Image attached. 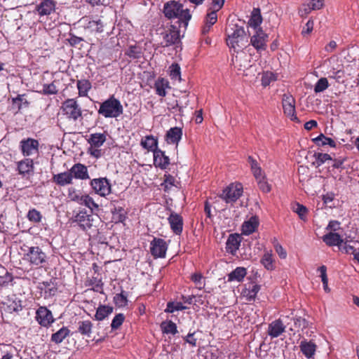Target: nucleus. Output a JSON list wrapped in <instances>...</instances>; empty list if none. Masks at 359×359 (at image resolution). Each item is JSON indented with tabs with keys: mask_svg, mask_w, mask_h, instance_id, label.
<instances>
[{
	"mask_svg": "<svg viewBox=\"0 0 359 359\" xmlns=\"http://www.w3.org/2000/svg\"><path fill=\"white\" fill-rule=\"evenodd\" d=\"M27 218L30 222L39 224L41 222L43 215L36 208H32L28 211Z\"/></svg>",
	"mask_w": 359,
	"mask_h": 359,
	"instance_id": "a18cd8bd",
	"label": "nucleus"
},
{
	"mask_svg": "<svg viewBox=\"0 0 359 359\" xmlns=\"http://www.w3.org/2000/svg\"><path fill=\"white\" fill-rule=\"evenodd\" d=\"M358 245H359V243L358 241H346L341 245L339 249L344 251L346 254L353 255V253L357 250Z\"/></svg>",
	"mask_w": 359,
	"mask_h": 359,
	"instance_id": "37998d69",
	"label": "nucleus"
},
{
	"mask_svg": "<svg viewBox=\"0 0 359 359\" xmlns=\"http://www.w3.org/2000/svg\"><path fill=\"white\" fill-rule=\"evenodd\" d=\"M268 35L265 34L261 29H259L255 35L250 39L251 44L257 49V50H265L266 47Z\"/></svg>",
	"mask_w": 359,
	"mask_h": 359,
	"instance_id": "dca6fc26",
	"label": "nucleus"
},
{
	"mask_svg": "<svg viewBox=\"0 0 359 359\" xmlns=\"http://www.w3.org/2000/svg\"><path fill=\"white\" fill-rule=\"evenodd\" d=\"M313 157L315 158V161L312 163L313 165L316 168L320 167L327 161H332V157L328 154H323V153H315L313 154Z\"/></svg>",
	"mask_w": 359,
	"mask_h": 359,
	"instance_id": "c03bdc74",
	"label": "nucleus"
},
{
	"mask_svg": "<svg viewBox=\"0 0 359 359\" xmlns=\"http://www.w3.org/2000/svg\"><path fill=\"white\" fill-rule=\"evenodd\" d=\"M187 309V307L185 306H183V304L181 302H169L167 304V307L165 309V312L173 313L175 311H182V310H185Z\"/></svg>",
	"mask_w": 359,
	"mask_h": 359,
	"instance_id": "603ef678",
	"label": "nucleus"
},
{
	"mask_svg": "<svg viewBox=\"0 0 359 359\" xmlns=\"http://www.w3.org/2000/svg\"><path fill=\"white\" fill-rule=\"evenodd\" d=\"M72 179L88 180L90 178L87 167L80 163L74 164L69 170Z\"/></svg>",
	"mask_w": 359,
	"mask_h": 359,
	"instance_id": "412c9836",
	"label": "nucleus"
},
{
	"mask_svg": "<svg viewBox=\"0 0 359 359\" xmlns=\"http://www.w3.org/2000/svg\"><path fill=\"white\" fill-rule=\"evenodd\" d=\"M169 212L168 220L172 232L176 235H180L183 230V218L182 217L172 210L170 208H167Z\"/></svg>",
	"mask_w": 359,
	"mask_h": 359,
	"instance_id": "4468645a",
	"label": "nucleus"
},
{
	"mask_svg": "<svg viewBox=\"0 0 359 359\" xmlns=\"http://www.w3.org/2000/svg\"><path fill=\"white\" fill-rule=\"evenodd\" d=\"M112 311V306L101 305L97 309L96 313L95 315V319L99 321L103 320L106 317L111 314Z\"/></svg>",
	"mask_w": 359,
	"mask_h": 359,
	"instance_id": "f704fd0d",
	"label": "nucleus"
},
{
	"mask_svg": "<svg viewBox=\"0 0 359 359\" xmlns=\"http://www.w3.org/2000/svg\"><path fill=\"white\" fill-rule=\"evenodd\" d=\"M90 186L95 193L102 197H106L111 192V184L106 177L93 179L90 181Z\"/></svg>",
	"mask_w": 359,
	"mask_h": 359,
	"instance_id": "0eeeda50",
	"label": "nucleus"
},
{
	"mask_svg": "<svg viewBox=\"0 0 359 359\" xmlns=\"http://www.w3.org/2000/svg\"><path fill=\"white\" fill-rule=\"evenodd\" d=\"M323 241L329 246L337 245L339 248L344 243L339 234L330 232L323 236Z\"/></svg>",
	"mask_w": 359,
	"mask_h": 359,
	"instance_id": "c85d7f7f",
	"label": "nucleus"
},
{
	"mask_svg": "<svg viewBox=\"0 0 359 359\" xmlns=\"http://www.w3.org/2000/svg\"><path fill=\"white\" fill-rule=\"evenodd\" d=\"M76 86L79 97H87L88 91L92 88L91 83L88 79L78 80L76 82Z\"/></svg>",
	"mask_w": 359,
	"mask_h": 359,
	"instance_id": "473e14b6",
	"label": "nucleus"
},
{
	"mask_svg": "<svg viewBox=\"0 0 359 359\" xmlns=\"http://www.w3.org/2000/svg\"><path fill=\"white\" fill-rule=\"evenodd\" d=\"M182 137V128L180 127H172L170 128L165 135V140L168 144H175L177 147Z\"/></svg>",
	"mask_w": 359,
	"mask_h": 359,
	"instance_id": "f3484780",
	"label": "nucleus"
},
{
	"mask_svg": "<svg viewBox=\"0 0 359 359\" xmlns=\"http://www.w3.org/2000/svg\"><path fill=\"white\" fill-rule=\"evenodd\" d=\"M262 22V17L261 15V11L259 8H254L251 13L250 19L249 20L248 24L250 27L257 28L260 25Z\"/></svg>",
	"mask_w": 359,
	"mask_h": 359,
	"instance_id": "c9c22d12",
	"label": "nucleus"
},
{
	"mask_svg": "<svg viewBox=\"0 0 359 359\" xmlns=\"http://www.w3.org/2000/svg\"><path fill=\"white\" fill-rule=\"evenodd\" d=\"M81 205H84L91 210V212L94 210H98V205L93 201V199L89 195H83V198L81 203Z\"/></svg>",
	"mask_w": 359,
	"mask_h": 359,
	"instance_id": "5fc2aeb1",
	"label": "nucleus"
},
{
	"mask_svg": "<svg viewBox=\"0 0 359 359\" xmlns=\"http://www.w3.org/2000/svg\"><path fill=\"white\" fill-rule=\"evenodd\" d=\"M97 112L107 118H117L123 114V107L121 102L112 95L100 104Z\"/></svg>",
	"mask_w": 359,
	"mask_h": 359,
	"instance_id": "7ed1b4c3",
	"label": "nucleus"
},
{
	"mask_svg": "<svg viewBox=\"0 0 359 359\" xmlns=\"http://www.w3.org/2000/svg\"><path fill=\"white\" fill-rule=\"evenodd\" d=\"M127 294H125L123 290H121V293L116 294L114 297V302L118 307H124L128 305Z\"/></svg>",
	"mask_w": 359,
	"mask_h": 359,
	"instance_id": "09e8293b",
	"label": "nucleus"
},
{
	"mask_svg": "<svg viewBox=\"0 0 359 359\" xmlns=\"http://www.w3.org/2000/svg\"><path fill=\"white\" fill-rule=\"evenodd\" d=\"M259 290L260 286L259 285L255 284L252 285L251 287L246 289L244 291V294L247 297L248 300H252L255 298Z\"/></svg>",
	"mask_w": 359,
	"mask_h": 359,
	"instance_id": "052dcab7",
	"label": "nucleus"
},
{
	"mask_svg": "<svg viewBox=\"0 0 359 359\" xmlns=\"http://www.w3.org/2000/svg\"><path fill=\"white\" fill-rule=\"evenodd\" d=\"M292 210L298 215L300 219L304 222L307 220L308 209L306 206L299 203H294L292 205Z\"/></svg>",
	"mask_w": 359,
	"mask_h": 359,
	"instance_id": "58836bf2",
	"label": "nucleus"
},
{
	"mask_svg": "<svg viewBox=\"0 0 359 359\" xmlns=\"http://www.w3.org/2000/svg\"><path fill=\"white\" fill-rule=\"evenodd\" d=\"M323 0H309L304 8L305 13L308 14L311 11L319 10L323 7Z\"/></svg>",
	"mask_w": 359,
	"mask_h": 359,
	"instance_id": "49530a36",
	"label": "nucleus"
},
{
	"mask_svg": "<svg viewBox=\"0 0 359 359\" xmlns=\"http://www.w3.org/2000/svg\"><path fill=\"white\" fill-rule=\"evenodd\" d=\"M290 325V323H287V325H284L280 319L276 320L269 324L268 334L272 338H276L284 332L285 327Z\"/></svg>",
	"mask_w": 359,
	"mask_h": 359,
	"instance_id": "6ab92c4d",
	"label": "nucleus"
},
{
	"mask_svg": "<svg viewBox=\"0 0 359 359\" xmlns=\"http://www.w3.org/2000/svg\"><path fill=\"white\" fill-rule=\"evenodd\" d=\"M5 310L10 313H18L22 310V302L20 299L8 300Z\"/></svg>",
	"mask_w": 359,
	"mask_h": 359,
	"instance_id": "ea45409f",
	"label": "nucleus"
},
{
	"mask_svg": "<svg viewBox=\"0 0 359 359\" xmlns=\"http://www.w3.org/2000/svg\"><path fill=\"white\" fill-rule=\"evenodd\" d=\"M241 242V238L238 233L230 234L226 243V249L228 252L231 255H235L236 251L238 250Z\"/></svg>",
	"mask_w": 359,
	"mask_h": 359,
	"instance_id": "5701e85b",
	"label": "nucleus"
},
{
	"mask_svg": "<svg viewBox=\"0 0 359 359\" xmlns=\"http://www.w3.org/2000/svg\"><path fill=\"white\" fill-rule=\"evenodd\" d=\"M247 272L244 267H237L233 271H231L228 276L229 281L237 280L241 281L245 276Z\"/></svg>",
	"mask_w": 359,
	"mask_h": 359,
	"instance_id": "4c0bfd02",
	"label": "nucleus"
},
{
	"mask_svg": "<svg viewBox=\"0 0 359 359\" xmlns=\"http://www.w3.org/2000/svg\"><path fill=\"white\" fill-rule=\"evenodd\" d=\"M313 141L318 146L329 145L331 147H336V142L330 137L325 136L323 134L319 135L317 137L313 138Z\"/></svg>",
	"mask_w": 359,
	"mask_h": 359,
	"instance_id": "a19ab883",
	"label": "nucleus"
},
{
	"mask_svg": "<svg viewBox=\"0 0 359 359\" xmlns=\"http://www.w3.org/2000/svg\"><path fill=\"white\" fill-rule=\"evenodd\" d=\"M17 169L20 175L25 176L34 171V162L31 158H24L17 163Z\"/></svg>",
	"mask_w": 359,
	"mask_h": 359,
	"instance_id": "4be33fe9",
	"label": "nucleus"
},
{
	"mask_svg": "<svg viewBox=\"0 0 359 359\" xmlns=\"http://www.w3.org/2000/svg\"><path fill=\"white\" fill-rule=\"evenodd\" d=\"M290 320L293 321V325H291L289 327L292 331L297 328L304 329L308 327L307 320L301 317L291 318Z\"/></svg>",
	"mask_w": 359,
	"mask_h": 359,
	"instance_id": "8fccbe9b",
	"label": "nucleus"
},
{
	"mask_svg": "<svg viewBox=\"0 0 359 359\" xmlns=\"http://www.w3.org/2000/svg\"><path fill=\"white\" fill-rule=\"evenodd\" d=\"M161 29H163V31L160 33L163 38V40L160 42L161 46H171L179 40L180 31L175 25L167 23L165 25H163Z\"/></svg>",
	"mask_w": 359,
	"mask_h": 359,
	"instance_id": "423d86ee",
	"label": "nucleus"
},
{
	"mask_svg": "<svg viewBox=\"0 0 359 359\" xmlns=\"http://www.w3.org/2000/svg\"><path fill=\"white\" fill-rule=\"evenodd\" d=\"M318 271L320 273L321 280L323 284V289L326 292H330V289L328 287V278L327 276V267L324 265L320 266Z\"/></svg>",
	"mask_w": 359,
	"mask_h": 359,
	"instance_id": "864d4df0",
	"label": "nucleus"
},
{
	"mask_svg": "<svg viewBox=\"0 0 359 359\" xmlns=\"http://www.w3.org/2000/svg\"><path fill=\"white\" fill-rule=\"evenodd\" d=\"M300 351L309 359L314 355L317 346L313 341L302 340L299 344Z\"/></svg>",
	"mask_w": 359,
	"mask_h": 359,
	"instance_id": "b1692460",
	"label": "nucleus"
},
{
	"mask_svg": "<svg viewBox=\"0 0 359 359\" xmlns=\"http://www.w3.org/2000/svg\"><path fill=\"white\" fill-rule=\"evenodd\" d=\"M224 4V0H212L207 15H211L213 13L215 15H217V12L223 7Z\"/></svg>",
	"mask_w": 359,
	"mask_h": 359,
	"instance_id": "3c124183",
	"label": "nucleus"
},
{
	"mask_svg": "<svg viewBox=\"0 0 359 359\" xmlns=\"http://www.w3.org/2000/svg\"><path fill=\"white\" fill-rule=\"evenodd\" d=\"M170 76L172 79L181 81L180 67L177 63L172 64L170 67Z\"/></svg>",
	"mask_w": 359,
	"mask_h": 359,
	"instance_id": "13d9d810",
	"label": "nucleus"
},
{
	"mask_svg": "<svg viewBox=\"0 0 359 359\" xmlns=\"http://www.w3.org/2000/svg\"><path fill=\"white\" fill-rule=\"evenodd\" d=\"M167 88H170L169 81L165 79H158V96L164 97Z\"/></svg>",
	"mask_w": 359,
	"mask_h": 359,
	"instance_id": "69168bd1",
	"label": "nucleus"
},
{
	"mask_svg": "<svg viewBox=\"0 0 359 359\" xmlns=\"http://www.w3.org/2000/svg\"><path fill=\"white\" fill-rule=\"evenodd\" d=\"M57 87L53 82L43 86L42 93L44 95H55L57 93Z\"/></svg>",
	"mask_w": 359,
	"mask_h": 359,
	"instance_id": "774afa93",
	"label": "nucleus"
},
{
	"mask_svg": "<svg viewBox=\"0 0 359 359\" xmlns=\"http://www.w3.org/2000/svg\"><path fill=\"white\" fill-rule=\"evenodd\" d=\"M93 327V324L89 320H80L77 323V332L83 336L90 337Z\"/></svg>",
	"mask_w": 359,
	"mask_h": 359,
	"instance_id": "c756f323",
	"label": "nucleus"
},
{
	"mask_svg": "<svg viewBox=\"0 0 359 359\" xmlns=\"http://www.w3.org/2000/svg\"><path fill=\"white\" fill-rule=\"evenodd\" d=\"M282 104L284 114L292 121L299 122L295 114V100L290 94H284L283 95Z\"/></svg>",
	"mask_w": 359,
	"mask_h": 359,
	"instance_id": "1a4fd4ad",
	"label": "nucleus"
},
{
	"mask_svg": "<svg viewBox=\"0 0 359 359\" xmlns=\"http://www.w3.org/2000/svg\"><path fill=\"white\" fill-rule=\"evenodd\" d=\"M19 147L24 156H29L39 153V142L36 139L27 137L20 142Z\"/></svg>",
	"mask_w": 359,
	"mask_h": 359,
	"instance_id": "6e6552de",
	"label": "nucleus"
},
{
	"mask_svg": "<svg viewBox=\"0 0 359 359\" xmlns=\"http://www.w3.org/2000/svg\"><path fill=\"white\" fill-rule=\"evenodd\" d=\"M163 13L165 16L169 19L177 18V22H183L187 27L191 18L189 9H183V5L177 1H171L164 6Z\"/></svg>",
	"mask_w": 359,
	"mask_h": 359,
	"instance_id": "f03ea898",
	"label": "nucleus"
},
{
	"mask_svg": "<svg viewBox=\"0 0 359 359\" xmlns=\"http://www.w3.org/2000/svg\"><path fill=\"white\" fill-rule=\"evenodd\" d=\"M141 145L143 148L153 151L154 165L157 167V139L151 135L146 136L141 141Z\"/></svg>",
	"mask_w": 359,
	"mask_h": 359,
	"instance_id": "a211bd4d",
	"label": "nucleus"
},
{
	"mask_svg": "<svg viewBox=\"0 0 359 359\" xmlns=\"http://www.w3.org/2000/svg\"><path fill=\"white\" fill-rule=\"evenodd\" d=\"M173 165L170 163L169 156L165 154V152L158 149V168L161 170H164L165 172L166 170L171 171L170 166Z\"/></svg>",
	"mask_w": 359,
	"mask_h": 359,
	"instance_id": "72a5a7b5",
	"label": "nucleus"
},
{
	"mask_svg": "<svg viewBox=\"0 0 359 359\" xmlns=\"http://www.w3.org/2000/svg\"><path fill=\"white\" fill-rule=\"evenodd\" d=\"M24 260L28 262L30 265L34 266H42L46 263L47 256L39 246L28 247L24 254Z\"/></svg>",
	"mask_w": 359,
	"mask_h": 359,
	"instance_id": "39448f33",
	"label": "nucleus"
},
{
	"mask_svg": "<svg viewBox=\"0 0 359 359\" xmlns=\"http://www.w3.org/2000/svg\"><path fill=\"white\" fill-rule=\"evenodd\" d=\"M232 63L234 68L240 72V74L244 75H247V74H245V72L248 69V68L252 67L250 56L243 52L240 53H238V54L233 57Z\"/></svg>",
	"mask_w": 359,
	"mask_h": 359,
	"instance_id": "9b49d317",
	"label": "nucleus"
},
{
	"mask_svg": "<svg viewBox=\"0 0 359 359\" xmlns=\"http://www.w3.org/2000/svg\"><path fill=\"white\" fill-rule=\"evenodd\" d=\"M107 140V137L104 133H91L87 140L90 147L94 148H100Z\"/></svg>",
	"mask_w": 359,
	"mask_h": 359,
	"instance_id": "a878e982",
	"label": "nucleus"
},
{
	"mask_svg": "<svg viewBox=\"0 0 359 359\" xmlns=\"http://www.w3.org/2000/svg\"><path fill=\"white\" fill-rule=\"evenodd\" d=\"M72 223L79 226L82 230L86 231L93 226V219L91 214H88L86 210H82L72 217Z\"/></svg>",
	"mask_w": 359,
	"mask_h": 359,
	"instance_id": "9d476101",
	"label": "nucleus"
},
{
	"mask_svg": "<svg viewBox=\"0 0 359 359\" xmlns=\"http://www.w3.org/2000/svg\"><path fill=\"white\" fill-rule=\"evenodd\" d=\"M56 1L54 0H41L35 7V12L40 16L49 15L54 13Z\"/></svg>",
	"mask_w": 359,
	"mask_h": 359,
	"instance_id": "2eb2a0df",
	"label": "nucleus"
},
{
	"mask_svg": "<svg viewBox=\"0 0 359 359\" xmlns=\"http://www.w3.org/2000/svg\"><path fill=\"white\" fill-rule=\"evenodd\" d=\"M35 318L39 324L45 327H49L55 321L51 311L46 306L39 307Z\"/></svg>",
	"mask_w": 359,
	"mask_h": 359,
	"instance_id": "ddd939ff",
	"label": "nucleus"
},
{
	"mask_svg": "<svg viewBox=\"0 0 359 359\" xmlns=\"http://www.w3.org/2000/svg\"><path fill=\"white\" fill-rule=\"evenodd\" d=\"M125 316L123 313L116 314L112 320L111 327L112 330H117L123 324Z\"/></svg>",
	"mask_w": 359,
	"mask_h": 359,
	"instance_id": "338daca9",
	"label": "nucleus"
},
{
	"mask_svg": "<svg viewBox=\"0 0 359 359\" xmlns=\"http://www.w3.org/2000/svg\"><path fill=\"white\" fill-rule=\"evenodd\" d=\"M172 103L168 102L166 99L161 98L158 100V103H160L161 107L164 108V112L168 113L172 109H174L176 106H177V101L173 98H172Z\"/></svg>",
	"mask_w": 359,
	"mask_h": 359,
	"instance_id": "680f3d73",
	"label": "nucleus"
},
{
	"mask_svg": "<svg viewBox=\"0 0 359 359\" xmlns=\"http://www.w3.org/2000/svg\"><path fill=\"white\" fill-rule=\"evenodd\" d=\"M126 54L133 59H138L142 56L141 48L136 46H131L126 51Z\"/></svg>",
	"mask_w": 359,
	"mask_h": 359,
	"instance_id": "bf43d9fd",
	"label": "nucleus"
},
{
	"mask_svg": "<svg viewBox=\"0 0 359 359\" xmlns=\"http://www.w3.org/2000/svg\"><path fill=\"white\" fill-rule=\"evenodd\" d=\"M72 174L70 172L58 173L53 177V181L61 187L72 184Z\"/></svg>",
	"mask_w": 359,
	"mask_h": 359,
	"instance_id": "bb28decb",
	"label": "nucleus"
},
{
	"mask_svg": "<svg viewBox=\"0 0 359 359\" xmlns=\"http://www.w3.org/2000/svg\"><path fill=\"white\" fill-rule=\"evenodd\" d=\"M68 198L70 201L76 202L81 205L83 195H81L74 188L72 187L68 189Z\"/></svg>",
	"mask_w": 359,
	"mask_h": 359,
	"instance_id": "4d7b16f0",
	"label": "nucleus"
},
{
	"mask_svg": "<svg viewBox=\"0 0 359 359\" xmlns=\"http://www.w3.org/2000/svg\"><path fill=\"white\" fill-rule=\"evenodd\" d=\"M39 289L43 292L45 299L55 296L57 292V285L53 280L43 281L40 283Z\"/></svg>",
	"mask_w": 359,
	"mask_h": 359,
	"instance_id": "aec40b11",
	"label": "nucleus"
},
{
	"mask_svg": "<svg viewBox=\"0 0 359 359\" xmlns=\"http://www.w3.org/2000/svg\"><path fill=\"white\" fill-rule=\"evenodd\" d=\"M243 194V187L241 184H231L223 191L221 197L226 202H235Z\"/></svg>",
	"mask_w": 359,
	"mask_h": 359,
	"instance_id": "f8f14e48",
	"label": "nucleus"
},
{
	"mask_svg": "<svg viewBox=\"0 0 359 359\" xmlns=\"http://www.w3.org/2000/svg\"><path fill=\"white\" fill-rule=\"evenodd\" d=\"M259 224L258 218L252 216L249 220L245 221L242 225V233L244 235H250L253 233L257 228Z\"/></svg>",
	"mask_w": 359,
	"mask_h": 359,
	"instance_id": "cd10ccee",
	"label": "nucleus"
},
{
	"mask_svg": "<svg viewBox=\"0 0 359 359\" xmlns=\"http://www.w3.org/2000/svg\"><path fill=\"white\" fill-rule=\"evenodd\" d=\"M22 104L27 107L29 102L24 98V95H18L16 97L13 98V105L18 110H20L22 107Z\"/></svg>",
	"mask_w": 359,
	"mask_h": 359,
	"instance_id": "0e129e2a",
	"label": "nucleus"
},
{
	"mask_svg": "<svg viewBox=\"0 0 359 359\" xmlns=\"http://www.w3.org/2000/svg\"><path fill=\"white\" fill-rule=\"evenodd\" d=\"M261 263L267 270L271 271L274 269L273 259L272 258V254L269 252H266L264 254L261 259Z\"/></svg>",
	"mask_w": 359,
	"mask_h": 359,
	"instance_id": "de8ad7c7",
	"label": "nucleus"
},
{
	"mask_svg": "<svg viewBox=\"0 0 359 359\" xmlns=\"http://www.w3.org/2000/svg\"><path fill=\"white\" fill-rule=\"evenodd\" d=\"M62 114L69 121L76 122L82 118V109L76 98H68L62 103L60 108Z\"/></svg>",
	"mask_w": 359,
	"mask_h": 359,
	"instance_id": "20e7f679",
	"label": "nucleus"
},
{
	"mask_svg": "<svg viewBox=\"0 0 359 359\" xmlns=\"http://www.w3.org/2000/svg\"><path fill=\"white\" fill-rule=\"evenodd\" d=\"M227 45L234 50H239L248 44V36L243 27L237 24H229L226 29Z\"/></svg>",
	"mask_w": 359,
	"mask_h": 359,
	"instance_id": "f257e3e1",
	"label": "nucleus"
},
{
	"mask_svg": "<svg viewBox=\"0 0 359 359\" xmlns=\"http://www.w3.org/2000/svg\"><path fill=\"white\" fill-rule=\"evenodd\" d=\"M277 79L276 74L271 72H266L263 73L262 77V84L266 87L269 86L272 81H275Z\"/></svg>",
	"mask_w": 359,
	"mask_h": 359,
	"instance_id": "6e6d98bb",
	"label": "nucleus"
},
{
	"mask_svg": "<svg viewBox=\"0 0 359 359\" xmlns=\"http://www.w3.org/2000/svg\"><path fill=\"white\" fill-rule=\"evenodd\" d=\"M160 326L163 334H175L177 332L176 324L171 320L163 321Z\"/></svg>",
	"mask_w": 359,
	"mask_h": 359,
	"instance_id": "79ce46f5",
	"label": "nucleus"
},
{
	"mask_svg": "<svg viewBox=\"0 0 359 359\" xmlns=\"http://www.w3.org/2000/svg\"><path fill=\"white\" fill-rule=\"evenodd\" d=\"M217 21V15H215L213 13L211 15H206L204 25L201 29V34L203 35H206L210 31V29L213 25H215Z\"/></svg>",
	"mask_w": 359,
	"mask_h": 359,
	"instance_id": "e433bc0d",
	"label": "nucleus"
},
{
	"mask_svg": "<svg viewBox=\"0 0 359 359\" xmlns=\"http://www.w3.org/2000/svg\"><path fill=\"white\" fill-rule=\"evenodd\" d=\"M86 285L91 286L92 290L96 292H99L100 294L104 293V283L102 280V278L100 276L99 273L97 274V276H93L90 279H88L87 280Z\"/></svg>",
	"mask_w": 359,
	"mask_h": 359,
	"instance_id": "7c9ffc66",
	"label": "nucleus"
},
{
	"mask_svg": "<svg viewBox=\"0 0 359 359\" xmlns=\"http://www.w3.org/2000/svg\"><path fill=\"white\" fill-rule=\"evenodd\" d=\"M329 86L328 81L326 78L320 79L314 87L315 93H320L326 90Z\"/></svg>",
	"mask_w": 359,
	"mask_h": 359,
	"instance_id": "e2e57ef3",
	"label": "nucleus"
},
{
	"mask_svg": "<svg viewBox=\"0 0 359 359\" xmlns=\"http://www.w3.org/2000/svg\"><path fill=\"white\" fill-rule=\"evenodd\" d=\"M177 181L174 176L166 170L163 175V182L160 186L165 192H170L173 188L177 187Z\"/></svg>",
	"mask_w": 359,
	"mask_h": 359,
	"instance_id": "393cba45",
	"label": "nucleus"
},
{
	"mask_svg": "<svg viewBox=\"0 0 359 359\" xmlns=\"http://www.w3.org/2000/svg\"><path fill=\"white\" fill-rule=\"evenodd\" d=\"M69 334L70 330L69 328L63 326L58 331L51 335L50 340L52 342L59 344L62 343L63 340L69 335Z\"/></svg>",
	"mask_w": 359,
	"mask_h": 359,
	"instance_id": "2f4dec72",
	"label": "nucleus"
}]
</instances>
